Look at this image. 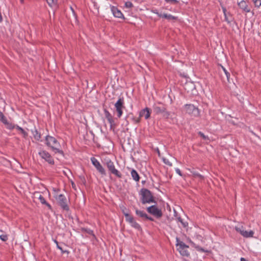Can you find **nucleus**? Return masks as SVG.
<instances>
[{
    "mask_svg": "<svg viewBox=\"0 0 261 261\" xmlns=\"http://www.w3.org/2000/svg\"><path fill=\"white\" fill-rule=\"evenodd\" d=\"M189 242L191 244V245L198 251L202 252H209V251L205 250V249L201 247L199 245H197L195 243H194L191 240H189Z\"/></svg>",
    "mask_w": 261,
    "mask_h": 261,
    "instance_id": "nucleus-17",
    "label": "nucleus"
},
{
    "mask_svg": "<svg viewBox=\"0 0 261 261\" xmlns=\"http://www.w3.org/2000/svg\"><path fill=\"white\" fill-rule=\"evenodd\" d=\"M36 195H38V198L40 200V202L42 203V204H44V203H45V202L46 201L45 200V199H44V198L43 197V196L42 195H41V194H40V193L39 192H37L36 193Z\"/></svg>",
    "mask_w": 261,
    "mask_h": 261,
    "instance_id": "nucleus-32",
    "label": "nucleus"
},
{
    "mask_svg": "<svg viewBox=\"0 0 261 261\" xmlns=\"http://www.w3.org/2000/svg\"><path fill=\"white\" fill-rule=\"evenodd\" d=\"M7 127V128L12 130L14 129V128H16V125L11 123H9L8 121L5 124Z\"/></svg>",
    "mask_w": 261,
    "mask_h": 261,
    "instance_id": "nucleus-29",
    "label": "nucleus"
},
{
    "mask_svg": "<svg viewBox=\"0 0 261 261\" xmlns=\"http://www.w3.org/2000/svg\"><path fill=\"white\" fill-rule=\"evenodd\" d=\"M57 247L58 248V249L62 250V247L59 245V243L58 244V245H57Z\"/></svg>",
    "mask_w": 261,
    "mask_h": 261,
    "instance_id": "nucleus-55",
    "label": "nucleus"
},
{
    "mask_svg": "<svg viewBox=\"0 0 261 261\" xmlns=\"http://www.w3.org/2000/svg\"><path fill=\"white\" fill-rule=\"evenodd\" d=\"M55 197L59 205H60L63 210L66 211H69V207L67 204V199L64 195L61 194L56 196Z\"/></svg>",
    "mask_w": 261,
    "mask_h": 261,
    "instance_id": "nucleus-5",
    "label": "nucleus"
},
{
    "mask_svg": "<svg viewBox=\"0 0 261 261\" xmlns=\"http://www.w3.org/2000/svg\"><path fill=\"white\" fill-rule=\"evenodd\" d=\"M57 247L58 248V249L62 250V247L59 245V243L58 244V245H57Z\"/></svg>",
    "mask_w": 261,
    "mask_h": 261,
    "instance_id": "nucleus-54",
    "label": "nucleus"
},
{
    "mask_svg": "<svg viewBox=\"0 0 261 261\" xmlns=\"http://www.w3.org/2000/svg\"><path fill=\"white\" fill-rule=\"evenodd\" d=\"M148 206L146 210L148 213L153 215L157 219L161 218L163 216V213L161 209L158 207L156 204Z\"/></svg>",
    "mask_w": 261,
    "mask_h": 261,
    "instance_id": "nucleus-6",
    "label": "nucleus"
},
{
    "mask_svg": "<svg viewBox=\"0 0 261 261\" xmlns=\"http://www.w3.org/2000/svg\"><path fill=\"white\" fill-rule=\"evenodd\" d=\"M255 7H259L261 6V0H252Z\"/></svg>",
    "mask_w": 261,
    "mask_h": 261,
    "instance_id": "nucleus-35",
    "label": "nucleus"
},
{
    "mask_svg": "<svg viewBox=\"0 0 261 261\" xmlns=\"http://www.w3.org/2000/svg\"><path fill=\"white\" fill-rule=\"evenodd\" d=\"M91 161L93 165L96 168V170L101 175L106 176L107 175L105 169L95 158L92 157L91 158Z\"/></svg>",
    "mask_w": 261,
    "mask_h": 261,
    "instance_id": "nucleus-9",
    "label": "nucleus"
},
{
    "mask_svg": "<svg viewBox=\"0 0 261 261\" xmlns=\"http://www.w3.org/2000/svg\"><path fill=\"white\" fill-rule=\"evenodd\" d=\"M198 134L199 136H200L203 140H208L209 138L208 136H205L203 133L201 132H199Z\"/></svg>",
    "mask_w": 261,
    "mask_h": 261,
    "instance_id": "nucleus-34",
    "label": "nucleus"
},
{
    "mask_svg": "<svg viewBox=\"0 0 261 261\" xmlns=\"http://www.w3.org/2000/svg\"><path fill=\"white\" fill-rule=\"evenodd\" d=\"M81 230L83 232H86L88 234L91 235L93 237V239L95 240L96 239V236L94 234L93 231L92 230L87 228L82 227L81 228Z\"/></svg>",
    "mask_w": 261,
    "mask_h": 261,
    "instance_id": "nucleus-20",
    "label": "nucleus"
},
{
    "mask_svg": "<svg viewBox=\"0 0 261 261\" xmlns=\"http://www.w3.org/2000/svg\"><path fill=\"white\" fill-rule=\"evenodd\" d=\"M62 253H67V254H69V251L68 250H64L62 248V250H60Z\"/></svg>",
    "mask_w": 261,
    "mask_h": 261,
    "instance_id": "nucleus-50",
    "label": "nucleus"
},
{
    "mask_svg": "<svg viewBox=\"0 0 261 261\" xmlns=\"http://www.w3.org/2000/svg\"><path fill=\"white\" fill-rule=\"evenodd\" d=\"M131 175L133 178L134 180H135L136 181H139L140 177L138 174V173L137 172V171L134 169H133L131 171Z\"/></svg>",
    "mask_w": 261,
    "mask_h": 261,
    "instance_id": "nucleus-19",
    "label": "nucleus"
},
{
    "mask_svg": "<svg viewBox=\"0 0 261 261\" xmlns=\"http://www.w3.org/2000/svg\"><path fill=\"white\" fill-rule=\"evenodd\" d=\"M46 144L47 146L51 147L52 150L56 153H59L62 155L64 154L63 150L57 148L56 147L59 145V143L54 137L47 135L45 137Z\"/></svg>",
    "mask_w": 261,
    "mask_h": 261,
    "instance_id": "nucleus-3",
    "label": "nucleus"
},
{
    "mask_svg": "<svg viewBox=\"0 0 261 261\" xmlns=\"http://www.w3.org/2000/svg\"><path fill=\"white\" fill-rule=\"evenodd\" d=\"M144 117L145 119H148L150 117V109L147 107L141 110L139 112L140 119L142 117Z\"/></svg>",
    "mask_w": 261,
    "mask_h": 261,
    "instance_id": "nucleus-16",
    "label": "nucleus"
},
{
    "mask_svg": "<svg viewBox=\"0 0 261 261\" xmlns=\"http://www.w3.org/2000/svg\"><path fill=\"white\" fill-rule=\"evenodd\" d=\"M20 1L21 3H22H22H23V2H24V0H20Z\"/></svg>",
    "mask_w": 261,
    "mask_h": 261,
    "instance_id": "nucleus-60",
    "label": "nucleus"
},
{
    "mask_svg": "<svg viewBox=\"0 0 261 261\" xmlns=\"http://www.w3.org/2000/svg\"><path fill=\"white\" fill-rule=\"evenodd\" d=\"M222 9L224 16H226V15H227L226 14L227 10H226V8L224 7H222Z\"/></svg>",
    "mask_w": 261,
    "mask_h": 261,
    "instance_id": "nucleus-47",
    "label": "nucleus"
},
{
    "mask_svg": "<svg viewBox=\"0 0 261 261\" xmlns=\"http://www.w3.org/2000/svg\"><path fill=\"white\" fill-rule=\"evenodd\" d=\"M16 128L19 130L23 135L24 138H26L28 136V134L24 130L23 128L20 127L19 126L16 125Z\"/></svg>",
    "mask_w": 261,
    "mask_h": 261,
    "instance_id": "nucleus-23",
    "label": "nucleus"
},
{
    "mask_svg": "<svg viewBox=\"0 0 261 261\" xmlns=\"http://www.w3.org/2000/svg\"><path fill=\"white\" fill-rule=\"evenodd\" d=\"M124 98L120 97L117 102L115 103V108L117 112V115L118 118H120L123 114V109L125 108Z\"/></svg>",
    "mask_w": 261,
    "mask_h": 261,
    "instance_id": "nucleus-8",
    "label": "nucleus"
},
{
    "mask_svg": "<svg viewBox=\"0 0 261 261\" xmlns=\"http://www.w3.org/2000/svg\"><path fill=\"white\" fill-rule=\"evenodd\" d=\"M79 178L81 181V182L84 185H85L86 184V178L85 177H84V176L83 175H80L79 176Z\"/></svg>",
    "mask_w": 261,
    "mask_h": 261,
    "instance_id": "nucleus-39",
    "label": "nucleus"
},
{
    "mask_svg": "<svg viewBox=\"0 0 261 261\" xmlns=\"http://www.w3.org/2000/svg\"><path fill=\"white\" fill-rule=\"evenodd\" d=\"M175 171H176V173H177L179 175H180V176H182V173H181V171L179 170V169H178V168H176V169H175Z\"/></svg>",
    "mask_w": 261,
    "mask_h": 261,
    "instance_id": "nucleus-45",
    "label": "nucleus"
},
{
    "mask_svg": "<svg viewBox=\"0 0 261 261\" xmlns=\"http://www.w3.org/2000/svg\"><path fill=\"white\" fill-rule=\"evenodd\" d=\"M240 261H248V260L244 257H241L240 259Z\"/></svg>",
    "mask_w": 261,
    "mask_h": 261,
    "instance_id": "nucleus-52",
    "label": "nucleus"
},
{
    "mask_svg": "<svg viewBox=\"0 0 261 261\" xmlns=\"http://www.w3.org/2000/svg\"><path fill=\"white\" fill-rule=\"evenodd\" d=\"M71 8V10L72 11V15L73 16V17L76 19V13L75 12V11L73 10V8L72 7L70 8Z\"/></svg>",
    "mask_w": 261,
    "mask_h": 261,
    "instance_id": "nucleus-48",
    "label": "nucleus"
},
{
    "mask_svg": "<svg viewBox=\"0 0 261 261\" xmlns=\"http://www.w3.org/2000/svg\"><path fill=\"white\" fill-rule=\"evenodd\" d=\"M163 161H164V163L165 164H166V165H168V166H172V163H170V162L168 160H166V159H164L163 160Z\"/></svg>",
    "mask_w": 261,
    "mask_h": 261,
    "instance_id": "nucleus-43",
    "label": "nucleus"
},
{
    "mask_svg": "<svg viewBox=\"0 0 261 261\" xmlns=\"http://www.w3.org/2000/svg\"><path fill=\"white\" fill-rule=\"evenodd\" d=\"M125 120L127 123H128L129 120L132 121L135 124L139 123L140 122V119L139 117L138 118H136L132 112L127 114L125 117Z\"/></svg>",
    "mask_w": 261,
    "mask_h": 261,
    "instance_id": "nucleus-15",
    "label": "nucleus"
},
{
    "mask_svg": "<svg viewBox=\"0 0 261 261\" xmlns=\"http://www.w3.org/2000/svg\"><path fill=\"white\" fill-rule=\"evenodd\" d=\"M184 109L186 113L191 116L198 117L200 115L199 109L193 105L186 104L184 106Z\"/></svg>",
    "mask_w": 261,
    "mask_h": 261,
    "instance_id": "nucleus-7",
    "label": "nucleus"
},
{
    "mask_svg": "<svg viewBox=\"0 0 261 261\" xmlns=\"http://www.w3.org/2000/svg\"><path fill=\"white\" fill-rule=\"evenodd\" d=\"M177 250L182 256L188 257L190 255L189 251L186 248L177 249Z\"/></svg>",
    "mask_w": 261,
    "mask_h": 261,
    "instance_id": "nucleus-24",
    "label": "nucleus"
},
{
    "mask_svg": "<svg viewBox=\"0 0 261 261\" xmlns=\"http://www.w3.org/2000/svg\"><path fill=\"white\" fill-rule=\"evenodd\" d=\"M125 220L127 221L128 219H129L130 218H132L133 216L130 215L129 213L125 214Z\"/></svg>",
    "mask_w": 261,
    "mask_h": 261,
    "instance_id": "nucleus-44",
    "label": "nucleus"
},
{
    "mask_svg": "<svg viewBox=\"0 0 261 261\" xmlns=\"http://www.w3.org/2000/svg\"><path fill=\"white\" fill-rule=\"evenodd\" d=\"M41 158L50 165H54L55 162L51 155L46 150H41L39 152Z\"/></svg>",
    "mask_w": 261,
    "mask_h": 261,
    "instance_id": "nucleus-10",
    "label": "nucleus"
},
{
    "mask_svg": "<svg viewBox=\"0 0 261 261\" xmlns=\"http://www.w3.org/2000/svg\"><path fill=\"white\" fill-rule=\"evenodd\" d=\"M111 10L115 17L125 19V18L120 10L117 7L110 5Z\"/></svg>",
    "mask_w": 261,
    "mask_h": 261,
    "instance_id": "nucleus-14",
    "label": "nucleus"
},
{
    "mask_svg": "<svg viewBox=\"0 0 261 261\" xmlns=\"http://www.w3.org/2000/svg\"><path fill=\"white\" fill-rule=\"evenodd\" d=\"M167 3H169L172 4H177L178 3L177 0H165Z\"/></svg>",
    "mask_w": 261,
    "mask_h": 261,
    "instance_id": "nucleus-41",
    "label": "nucleus"
},
{
    "mask_svg": "<svg viewBox=\"0 0 261 261\" xmlns=\"http://www.w3.org/2000/svg\"><path fill=\"white\" fill-rule=\"evenodd\" d=\"M108 121L109 123L110 124V127L112 128V127L115 125V122L113 118L112 117L110 119H108Z\"/></svg>",
    "mask_w": 261,
    "mask_h": 261,
    "instance_id": "nucleus-36",
    "label": "nucleus"
},
{
    "mask_svg": "<svg viewBox=\"0 0 261 261\" xmlns=\"http://www.w3.org/2000/svg\"><path fill=\"white\" fill-rule=\"evenodd\" d=\"M57 247L58 248V249L62 250V247L59 245V243L58 244V245H57Z\"/></svg>",
    "mask_w": 261,
    "mask_h": 261,
    "instance_id": "nucleus-56",
    "label": "nucleus"
},
{
    "mask_svg": "<svg viewBox=\"0 0 261 261\" xmlns=\"http://www.w3.org/2000/svg\"><path fill=\"white\" fill-rule=\"evenodd\" d=\"M0 239L4 242H6L8 240V237L7 234L0 235Z\"/></svg>",
    "mask_w": 261,
    "mask_h": 261,
    "instance_id": "nucleus-37",
    "label": "nucleus"
},
{
    "mask_svg": "<svg viewBox=\"0 0 261 261\" xmlns=\"http://www.w3.org/2000/svg\"><path fill=\"white\" fill-rule=\"evenodd\" d=\"M225 21H226L228 23H230V21L228 20V17H227V15H226V16H225Z\"/></svg>",
    "mask_w": 261,
    "mask_h": 261,
    "instance_id": "nucleus-51",
    "label": "nucleus"
},
{
    "mask_svg": "<svg viewBox=\"0 0 261 261\" xmlns=\"http://www.w3.org/2000/svg\"><path fill=\"white\" fill-rule=\"evenodd\" d=\"M152 109L156 115L162 114L164 118L167 119L170 116V112L167 111L166 105L162 102H158L154 104Z\"/></svg>",
    "mask_w": 261,
    "mask_h": 261,
    "instance_id": "nucleus-2",
    "label": "nucleus"
},
{
    "mask_svg": "<svg viewBox=\"0 0 261 261\" xmlns=\"http://www.w3.org/2000/svg\"><path fill=\"white\" fill-rule=\"evenodd\" d=\"M31 132L35 140L37 141H39L40 140L41 137V134L38 132L35 127H34V129H31Z\"/></svg>",
    "mask_w": 261,
    "mask_h": 261,
    "instance_id": "nucleus-18",
    "label": "nucleus"
},
{
    "mask_svg": "<svg viewBox=\"0 0 261 261\" xmlns=\"http://www.w3.org/2000/svg\"><path fill=\"white\" fill-rule=\"evenodd\" d=\"M176 244H178V243H180V242H181V241H180V240L178 238H176Z\"/></svg>",
    "mask_w": 261,
    "mask_h": 261,
    "instance_id": "nucleus-53",
    "label": "nucleus"
},
{
    "mask_svg": "<svg viewBox=\"0 0 261 261\" xmlns=\"http://www.w3.org/2000/svg\"><path fill=\"white\" fill-rule=\"evenodd\" d=\"M125 6L126 8H130L133 7V4H132V2L128 1L125 3Z\"/></svg>",
    "mask_w": 261,
    "mask_h": 261,
    "instance_id": "nucleus-40",
    "label": "nucleus"
},
{
    "mask_svg": "<svg viewBox=\"0 0 261 261\" xmlns=\"http://www.w3.org/2000/svg\"><path fill=\"white\" fill-rule=\"evenodd\" d=\"M54 242L56 245H58V242L56 240H54Z\"/></svg>",
    "mask_w": 261,
    "mask_h": 261,
    "instance_id": "nucleus-58",
    "label": "nucleus"
},
{
    "mask_svg": "<svg viewBox=\"0 0 261 261\" xmlns=\"http://www.w3.org/2000/svg\"><path fill=\"white\" fill-rule=\"evenodd\" d=\"M48 5L51 7H56L57 4L58 0H46Z\"/></svg>",
    "mask_w": 261,
    "mask_h": 261,
    "instance_id": "nucleus-26",
    "label": "nucleus"
},
{
    "mask_svg": "<svg viewBox=\"0 0 261 261\" xmlns=\"http://www.w3.org/2000/svg\"><path fill=\"white\" fill-rule=\"evenodd\" d=\"M139 194L141 195V201L143 204L150 203L156 204L152 193L148 189L142 188L139 192Z\"/></svg>",
    "mask_w": 261,
    "mask_h": 261,
    "instance_id": "nucleus-1",
    "label": "nucleus"
},
{
    "mask_svg": "<svg viewBox=\"0 0 261 261\" xmlns=\"http://www.w3.org/2000/svg\"><path fill=\"white\" fill-rule=\"evenodd\" d=\"M238 5L239 8L242 9L243 11L246 13L250 12L251 7L249 2L243 0L240 2H239Z\"/></svg>",
    "mask_w": 261,
    "mask_h": 261,
    "instance_id": "nucleus-12",
    "label": "nucleus"
},
{
    "mask_svg": "<svg viewBox=\"0 0 261 261\" xmlns=\"http://www.w3.org/2000/svg\"><path fill=\"white\" fill-rule=\"evenodd\" d=\"M104 114L105 115V117L107 120L113 117L112 115L107 109H104Z\"/></svg>",
    "mask_w": 261,
    "mask_h": 261,
    "instance_id": "nucleus-33",
    "label": "nucleus"
},
{
    "mask_svg": "<svg viewBox=\"0 0 261 261\" xmlns=\"http://www.w3.org/2000/svg\"><path fill=\"white\" fill-rule=\"evenodd\" d=\"M191 173H192V174H193V175L194 176L198 177H199L201 180H203L204 178V176L203 175H202L201 174H199L197 172L191 171Z\"/></svg>",
    "mask_w": 261,
    "mask_h": 261,
    "instance_id": "nucleus-30",
    "label": "nucleus"
},
{
    "mask_svg": "<svg viewBox=\"0 0 261 261\" xmlns=\"http://www.w3.org/2000/svg\"><path fill=\"white\" fill-rule=\"evenodd\" d=\"M161 17L165 18L168 20H177V17L174 16L171 14H167L166 13L163 14L162 16Z\"/></svg>",
    "mask_w": 261,
    "mask_h": 261,
    "instance_id": "nucleus-22",
    "label": "nucleus"
},
{
    "mask_svg": "<svg viewBox=\"0 0 261 261\" xmlns=\"http://www.w3.org/2000/svg\"><path fill=\"white\" fill-rule=\"evenodd\" d=\"M176 246H178V248L177 249H182V248H186L187 249L189 248V246L185 244L183 242H180V243H178V244H176Z\"/></svg>",
    "mask_w": 261,
    "mask_h": 261,
    "instance_id": "nucleus-28",
    "label": "nucleus"
},
{
    "mask_svg": "<svg viewBox=\"0 0 261 261\" xmlns=\"http://www.w3.org/2000/svg\"><path fill=\"white\" fill-rule=\"evenodd\" d=\"M145 182V181H142V184H144Z\"/></svg>",
    "mask_w": 261,
    "mask_h": 261,
    "instance_id": "nucleus-61",
    "label": "nucleus"
},
{
    "mask_svg": "<svg viewBox=\"0 0 261 261\" xmlns=\"http://www.w3.org/2000/svg\"><path fill=\"white\" fill-rule=\"evenodd\" d=\"M135 220L133 217L130 218L129 219H128L127 222H128L129 224H131Z\"/></svg>",
    "mask_w": 261,
    "mask_h": 261,
    "instance_id": "nucleus-49",
    "label": "nucleus"
},
{
    "mask_svg": "<svg viewBox=\"0 0 261 261\" xmlns=\"http://www.w3.org/2000/svg\"><path fill=\"white\" fill-rule=\"evenodd\" d=\"M131 226L135 228V229L140 230L142 229V228L140 226V225L135 220H134L131 224H130Z\"/></svg>",
    "mask_w": 261,
    "mask_h": 261,
    "instance_id": "nucleus-25",
    "label": "nucleus"
},
{
    "mask_svg": "<svg viewBox=\"0 0 261 261\" xmlns=\"http://www.w3.org/2000/svg\"><path fill=\"white\" fill-rule=\"evenodd\" d=\"M43 204L45 205L46 206H47V207L48 208V209L49 210H51L52 207H51V205L48 203V202H47L46 201L45 202V203H44Z\"/></svg>",
    "mask_w": 261,
    "mask_h": 261,
    "instance_id": "nucleus-46",
    "label": "nucleus"
},
{
    "mask_svg": "<svg viewBox=\"0 0 261 261\" xmlns=\"http://www.w3.org/2000/svg\"><path fill=\"white\" fill-rule=\"evenodd\" d=\"M235 229L238 232H239L242 236L245 238L253 237L254 231L252 230H250L249 231L245 230H244L243 226H241V227L236 226Z\"/></svg>",
    "mask_w": 261,
    "mask_h": 261,
    "instance_id": "nucleus-11",
    "label": "nucleus"
},
{
    "mask_svg": "<svg viewBox=\"0 0 261 261\" xmlns=\"http://www.w3.org/2000/svg\"><path fill=\"white\" fill-rule=\"evenodd\" d=\"M177 219L178 221L181 223L184 227H186L188 226V223L187 222L184 221L183 219L180 217H178Z\"/></svg>",
    "mask_w": 261,
    "mask_h": 261,
    "instance_id": "nucleus-31",
    "label": "nucleus"
},
{
    "mask_svg": "<svg viewBox=\"0 0 261 261\" xmlns=\"http://www.w3.org/2000/svg\"><path fill=\"white\" fill-rule=\"evenodd\" d=\"M0 121L4 124H5L8 122L7 118L1 111H0Z\"/></svg>",
    "mask_w": 261,
    "mask_h": 261,
    "instance_id": "nucleus-27",
    "label": "nucleus"
},
{
    "mask_svg": "<svg viewBox=\"0 0 261 261\" xmlns=\"http://www.w3.org/2000/svg\"><path fill=\"white\" fill-rule=\"evenodd\" d=\"M105 164L106 165L110 175L113 174L118 178L122 177V174L115 168L114 162L111 160H107Z\"/></svg>",
    "mask_w": 261,
    "mask_h": 261,
    "instance_id": "nucleus-4",
    "label": "nucleus"
},
{
    "mask_svg": "<svg viewBox=\"0 0 261 261\" xmlns=\"http://www.w3.org/2000/svg\"><path fill=\"white\" fill-rule=\"evenodd\" d=\"M135 213L136 215H137L138 217L140 218H144L145 220H149L150 221H154V219L152 217L149 216L146 213H145L143 211L139 210L138 208H136Z\"/></svg>",
    "mask_w": 261,
    "mask_h": 261,
    "instance_id": "nucleus-13",
    "label": "nucleus"
},
{
    "mask_svg": "<svg viewBox=\"0 0 261 261\" xmlns=\"http://www.w3.org/2000/svg\"><path fill=\"white\" fill-rule=\"evenodd\" d=\"M222 80L224 82H225L224 76L221 74Z\"/></svg>",
    "mask_w": 261,
    "mask_h": 261,
    "instance_id": "nucleus-59",
    "label": "nucleus"
},
{
    "mask_svg": "<svg viewBox=\"0 0 261 261\" xmlns=\"http://www.w3.org/2000/svg\"><path fill=\"white\" fill-rule=\"evenodd\" d=\"M152 12L154 14H157L158 15V16H159L160 17H161L162 16V13H159V11H158V10H156V9L153 10Z\"/></svg>",
    "mask_w": 261,
    "mask_h": 261,
    "instance_id": "nucleus-42",
    "label": "nucleus"
},
{
    "mask_svg": "<svg viewBox=\"0 0 261 261\" xmlns=\"http://www.w3.org/2000/svg\"><path fill=\"white\" fill-rule=\"evenodd\" d=\"M71 185L73 188H74L75 187V185L73 182H72Z\"/></svg>",
    "mask_w": 261,
    "mask_h": 261,
    "instance_id": "nucleus-57",
    "label": "nucleus"
},
{
    "mask_svg": "<svg viewBox=\"0 0 261 261\" xmlns=\"http://www.w3.org/2000/svg\"><path fill=\"white\" fill-rule=\"evenodd\" d=\"M220 66L224 72V74L225 76L226 81L228 83H230V81H229V78H230V73L223 66H222L221 65Z\"/></svg>",
    "mask_w": 261,
    "mask_h": 261,
    "instance_id": "nucleus-21",
    "label": "nucleus"
},
{
    "mask_svg": "<svg viewBox=\"0 0 261 261\" xmlns=\"http://www.w3.org/2000/svg\"><path fill=\"white\" fill-rule=\"evenodd\" d=\"M121 210L122 211V213L125 216V214L128 213V210L127 209L125 206H122V207H120Z\"/></svg>",
    "mask_w": 261,
    "mask_h": 261,
    "instance_id": "nucleus-38",
    "label": "nucleus"
}]
</instances>
